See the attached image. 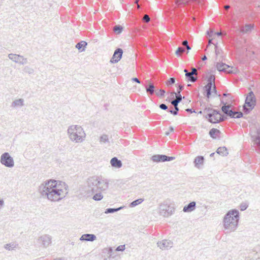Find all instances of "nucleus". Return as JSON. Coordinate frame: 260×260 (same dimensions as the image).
<instances>
[{"label": "nucleus", "instance_id": "1", "mask_svg": "<svg viewBox=\"0 0 260 260\" xmlns=\"http://www.w3.org/2000/svg\"><path fill=\"white\" fill-rule=\"evenodd\" d=\"M68 186L64 183L50 179L41 183L38 192L43 199L51 202L59 201L68 194Z\"/></svg>", "mask_w": 260, "mask_h": 260}, {"label": "nucleus", "instance_id": "2", "mask_svg": "<svg viewBox=\"0 0 260 260\" xmlns=\"http://www.w3.org/2000/svg\"><path fill=\"white\" fill-rule=\"evenodd\" d=\"M108 184L107 179H101L97 176L89 177L85 187V196L90 197L99 190H105L108 188Z\"/></svg>", "mask_w": 260, "mask_h": 260}, {"label": "nucleus", "instance_id": "3", "mask_svg": "<svg viewBox=\"0 0 260 260\" xmlns=\"http://www.w3.org/2000/svg\"><path fill=\"white\" fill-rule=\"evenodd\" d=\"M239 220L238 210L232 209L230 210L224 216L223 220V226L227 232L235 231L238 227Z\"/></svg>", "mask_w": 260, "mask_h": 260}, {"label": "nucleus", "instance_id": "4", "mask_svg": "<svg viewBox=\"0 0 260 260\" xmlns=\"http://www.w3.org/2000/svg\"><path fill=\"white\" fill-rule=\"evenodd\" d=\"M67 133L70 140L75 143L83 142L86 137V134L83 128L78 125L70 126L68 128Z\"/></svg>", "mask_w": 260, "mask_h": 260}, {"label": "nucleus", "instance_id": "5", "mask_svg": "<svg viewBox=\"0 0 260 260\" xmlns=\"http://www.w3.org/2000/svg\"><path fill=\"white\" fill-rule=\"evenodd\" d=\"M204 112L207 113L206 118L211 123H216L225 120L226 117L221 115L220 111L212 108H206Z\"/></svg>", "mask_w": 260, "mask_h": 260}, {"label": "nucleus", "instance_id": "6", "mask_svg": "<svg viewBox=\"0 0 260 260\" xmlns=\"http://www.w3.org/2000/svg\"><path fill=\"white\" fill-rule=\"evenodd\" d=\"M206 34L207 38L208 39V44L207 48L214 47V49H218L219 46L215 40V38L217 37L219 38L221 35V33L220 32H214L213 30L209 29L207 31Z\"/></svg>", "mask_w": 260, "mask_h": 260}, {"label": "nucleus", "instance_id": "7", "mask_svg": "<svg viewBox=\"0 0 260 260\" xmlns=\"http://www.w3.org/2000/svg\"><path fill=\"white\" fill-rule=\"evenodd\" d=\"M256 104L255 95L252 91L248 93L245 100V104L243 106V110L245 112L249 113L254 107Z\"/></svg>", "mask_w": 260, "mask_h": 260}, {"label": "nucleus", "instance_id": "8", "mask_svg": "<svg viewBox=\"0 0 260 260\" xmlns=\"http://www.w3.org/2000/svg\"><path fill=\"white\" fill-rule=\"evenodd\" d=\"M221 104L223 106L221 107L222 111L227 116L233 118H239L243 116V113L241 112L234 111L230 110L231 105H226V103L221 101Z\"/></svg>", "mask_w": 260, "mask_h": 260}, {"label": "nucleus", "instance_id": "9", "mask_svg": "<svg viewBox=\"0 0 260 260\" xmlns=\"http://www.w3.org/2000/svg\"><path fill=\"white\" fill-rule=\"evenodd\" d=\"M175 209L173 207L170 206L166 202L159 205V214L164 217H168L174 212Z\"/></svg>", "mask_w": 260, "mask_h": 260}, {"label": "nucleus", "instance_id": "10", "mask_svg": "<svg viewBox=\"0 0 260 260\" xmlns=\"http://www.w3.org/2000/svg\"><path fill=\"white\" fill-rule=\"evenodd\" d=\"M0 162L3 165L8 168H12L14 166L13 158L8 152H5L1 155Z\"/></svg>", "mask_w": 260, "mask_h": 260}, {"label": "nucleus", "instance_id": "11", "mask_svg": "<svg viewBox=\"0 0 260 260\" xmlns=\"http://www.w3.org/2000/svg\"><path fill=\"white\" fill-rule=\"evenodd\" d=\"M38 241L42 247L47 248L51 244L52 237L48 234L43 235L39 237Z\"/></svg>", "mask_w": 260, "mask_h": 260}, {"label": "nucleus", "instance_id": "12", "mask_svg": "<svg viewBox=\"0 0 260 260\" xmlns=\"http://www.w3.org/2000/svg\"><path fill=\"white\" fill-rule=\"evenodd\" d=\"M175 159L174 157L168 156L166 155L156 154L151 157V159L154 162H165L173 160Z\"/></svg>", "mask_w": 260, "mask_h": 260}, {"label": "nucleus", "instance_id": "13", "mask_svg": "<svg viewBox=\"0 0 260 260\" xmlns=\"http://www.w3.org/2000/svg\"><path fill=\"white\" fill-rule=\"evenodd\" d=\"M8 57L9 59L14 62L21 64H24L27 62V60L26 58L18 54L11 53L9 54Z\"/></svg>", "mask_w": 260, "mask_h": 260}, {"label": "nucleus", "instance_id": "14", "mask_svg": "<svg viewBox=\"0 0 260 260\" xmlns=\"http://www.w3.org/2000/svg\"><path fill=\"white\" fill-rule=\"evenodd\" d=\"M157 246L162 250H166L170 249L173 246V243L170 240H162L158 241L157 243Z\"/></svg>", "mask_w": 260, "mask_h": 260}, {"label": "nucleus", "instance_id": "15", "mask_svg": "<svg viewBox=\"0 0 260 260\" xmlns=\"http://www.w3.org/2000/svg\"><path fill=\"white\" fill-rule=\"evenodd\" d=\"M123 50H115L110 62L112 63L118 62L121 58Z\"/></svg>", "mask_w": 260, "mask_h": 260}, {"label": "nucleus", "instance_id": "16", "mask_svg": "<svg viewBox=\"0 0 260 260\" xmlns=\"http://www.w3.org/2000/svg\"><path fill=\"white\" fill-rule=\"evenodd\" d=\"M230 68H231L230 66L222 62H218L216 64L217 70L219 72L222 71L228 73H232V71L227 70Z\"/></svg>", "mask_w": 260, "mask_h": 260}, {"label": "nucleus", "instance_id": "17", "mask_svg": "<svg viewBox=\"0 0 260 260\" xmlns=\"http://www.w3.org/2000/svg\"><path fill=\"white\" fill-rule=\"evenodd\" d=\"M196 203L194 201L189 203L183 207V211L184 212H191L196 209Z\"/></svg>", "mask_w": 260, "mask_h": 260}, {"label": "nucleus", "instance_id": "18", "mask_svg": "<svg viewBox=\"0 0 260 260\" xmlns=\"http://www.w3.org/2000/svg\"><path fill=\"white\" fill-rule=\"evenodd\" d=\"M110 164L112 167L115 168H120L122 166V163L120 160H119L116 157H113L110 160Z\"/></svg>", "mask_w": 260, "mask_h": 260}, {"label": "nucleus", "instance_id": "19", "mask_svg": "<svg viewBox=\"0 0 260 260\" xmlns=\"http://www.w3.org/2000/svg\"><path fill=\"white\" fill-rule=\"evenodd\" d=\"M24 100L23 99H19L14 100L11 104V107L14 109L20 108L24 105Z\"/></svg>", "mask_w": 260, "mask_h": 260}, {"label": "nucleus", "instance_id": "20", "mask_svg": "<svg viewBox=\"0 0 260 260\" xmlns=\"http://www.w3.org/2000/svg\"><path fill=\"white\" fill-rule=\"evenodd\" d=\"M95 235L93 234H83L80 238L81 241H87L92 242L96 239Z\"/></svg>", "mask_w": 260, "mask_h": 260}, {"label": "nucleus", "instance_id": "21", "mask_svg": "<svg viewBox=\"0 0 260 260\" xmlns=\"http://www.w3.org/2000/svg\"><path fill=\"white\" fill-rule=\"evenodd\" d=\"M204 158L203 156H198L194 160V166L198 169H201V166L203 165Z\"/></svg>", "mask_w": 260, "mask_h": 260}, {"label": "nucleus", "instance_id": "22", "mask_svg": "<svg viewBox=\"0 0 260 260\" xmlns=\"http://www.w3.org/2000/svg\"><path fill=\"white\" fill-rule=\"evenodd\" d=\"M148 84L145 85L146 91L148 94L152 95L156 90H155V86L153 84L149 81H148Z\"/></svg>", "mask_w": 260, "mask_h": 260}, {"label": "nucleus", "instance_id": "23", "mask_svg": "<svg viewBox=\"0 0 260 260\" xmlns=\"http://www.w3.org/2000/svg\"><path fill=\"white\" fill-rule=\"evenodd\" d=\"M253 24H246L245 26L241 27L240 28V32L242 34H249L250 32L253 28Z\"/></svg>", "mask_w": 260, "mask_h": 260}, {"label": "nucleus", "instance_id": "24", "mask_svg": "<svg viewBox=\"0 0 260 260\" xmlns=\"http://www.w3.org/2000/svg\"><path fill=\"white\" fill-rule=\"evenodd\" d=\"M212 84V82H208L207 84L204 87V90L206 91V95L208 98H209L211 94V89Z\"/></svg>", "mask_w": 260, "mask_h": 260}, {"label": "nucleus", "instance_id": "25", "mask_svg": "<svg viewBox=\"0 0 260 260\" xmlns=\"http://www.w3.org/2000/svg\"><path fill=\"white\" fill-rule=\"evenodd\" d=\"M220 131L216 128H212L209 131V135L213 139H216L219 137Z\"/></svg>", "mask_w": 260, "mask_h": 260}, {"label": "nucleus", "instance_id": "26", "mask_svg": "<svg viewBox=\"0 0 260 260\" xmlns=\"http://www.w3.org/2000/svg\"><path fill=\"white\" fill-rule=\"evenodd\" d=\"M18 246V244L16 242H11L10 243L6 244L4 245V248L6 250L9 251H12L16 248Z\"/></svg>", "mask_w": 260, "mask_h": 260}, {"label": "nucleus", "instance_id": "27", "mask_svg": "<svg viewBox=\"0 0 260 260\" xmlns=\"http://www.w3.org/2000/svg\"><path fill=\"white\" fill-rule=\"evenodd\" d=\"M184 72L185 73V76L187 78V79L190 81L191 82H195L197 80V78L194 77L192 75V73L187 72L186 69L184 70Z\"/></svg>", "mask_w": 260, "mask_h": 260}, {"label": "nucleus", "instance_id": "28", "mask_svg": "<svg viewBox=\"0 0 260 260\" xmlns=\"http://www.w3.org/2000/svg\"><path fill=\"white\" fill-rule=\"evenodd\" d=\"M216 152L222 156H226L228 154V150L225 147H219Z\"/></svg>", "mask_w": 260, "mask_h": 260}, {"label": "nucleus", "instance_id": "29", "mask_svg": "<svg viewBox=\"0 0 260 260\" xmlns=\"http://www.w3.org/2000/svg\"><path fill=\"white\" fill-rule=\"evenodd\" d=\"M100 190H99V191H97L96 192L94 193L93 195L92 199L94 201H101L103 198V196L102 195V193L101 192Z\"/></svg>", "mask_w": 260, "mask_h": 260}, {"label": "nucleus", "instance_id": "30", "mask_svg": "<svg viewBox=\"0 0 260 260\" xmlns=\"http://www.w3.org/2000/svg\"><path fill=\"white\" fill-rule=\"evenodd\" d=\"M189 1H192L194 2H197L198 4L200 3L199 0H176V4L178 5H186Z\"/></svg>", "mask_w": 260, "mask_h": 260}, {"label": "nucleus", "instance_id": "31", "mask_svg": "<svg viewBox=\"0 0 260 260\" xmlns=\"http://www.w3.org/2000/svg\"><path fill=\"white\" fill-rule=\"evenodd\" d=\"M123 207H120L117 208H107L105 211V213L109 214V213H113L115 212L118 211L120 210L123 209Z\"/></svg>", "mask_w": 260, "mask_h": 260}, {"label": "nucleus", "instance_id": "32", "mask_svg": "<svg viewBox=\"0 0 260 260\" xmlns=\"http://www.w3.org/2000/svg\"><path fill=\"white\" fill-rule=\"evenodd\" d=\"M144 201V199H137L133 202H132L129 205V207L133 208L134 207L141 203H142Z\"/></svg>", "mask_w": 260, "mask_h": 260}, {"label": "nucleus", "instance_id": "33", "mask_svg": "<svg viewBox=\"0 0 260 260\" xmlns=\"http://www.w3.org/2000/svg\"><path fill=\"white\" fill-rule=\"evenodd\" d=\"M87 45V42L84 41H82L75 45L76 49H84Z\"/></svg>", "mask_w": 260, "mask_h": 260}, {"label": "nucleus", "instance_id": "34", "mask_svg": "<svg viewBox=\"0 0 260 260\" xmlns=\"http://www.w3.org/2000/svg\"><path fill=\"white\" fill-rule=\"evenodd\" d=\"M23 71L29 75H32L35 72L34 69L29 66H25L23 69Z\"/></svg>", "mask_w": 260, "mask_h": 260}, {"label": "nucleus", "instance_id": "35", "mask_svg": "<svg viewBox=\"0 0 260 260\" xmlns=\"http://www.w3.org/2000/svg\"><path fill=\"white\" fill-rule=\"evenodd\" d=\"M123 30V27L120 25H115L113 27V31L116 34H120Z\"/></svg>", "mask_w": 260, "mask_h": 260}, {"label": "nucleus", "instance_id": "36", "mask_svg": "<svg viewBox=\"0 0 260 260\" xmlns=\"http://www.w3.org/2000/svg\"><path fill=\"white\" fill-rule=\"evenodd\" d=\"M100 142L101 143H109L108 136L107 135H103L100 137Z\"/></svg>", "mask_w": 260, "mask_h": 260}, {"label": "nucleus", "instance_id": "37", "mask_svg": "<svg viewBox=\"0 0 260 260\" xmlns=\"http://www.w3.org/2000/svg\"><path fill=\"white\" fill-rule=\"evenodd\" d=\"M165 92V90L160 89L158 90L155 91V94L157 96L162 98L164 96Z\"/></svg>", "mask_w": 260, "mask_h": 260}, {"label": "nucleus", "instance_id": "38", "mask_svg": "<svg viewBox=\"0 0 260 260\" xmlns=\"http://www.w3.org/2000/svg\"><path fill=\"white\" fill-rule=\"evenodd\" d=\"M255 142L257 147L258 152L260 153V137H257L256 138Z\"/></svg>", "mask_w": 260, "mask_h": 260}, {"label": "nucleus", "instance_id": "39", "mask_svg": "<svg viewBox=\"0 0 260 260\" xmlns=\"http://www.w3.org/2000/svg\"><path fill=\"white\" fill-rule=\"evenodd\" d=\"M175 82V79L174 78H170L167 82L166 84L167 86L171 85Z\"/></svg>", "mask_w": 260, "mask_h": 260}, {"label": "nucleus", "instance_id": "40", "mask_svg": "<svg viewBox=\"0 0 260 260\" xmlns=\"http://www.w3.org/2000/svg\"><path fill=\"white\" fill-rule=\"evenodd\" d=\"M172 94H175V96H176V99H175V100H176V101H178V102L179 103H180V102L181 101V100H182V96H181V95L180 94H179V93H175V92H172Z\"/></svg>", "mask_w": 260, "mask_h": 260}, {"label": "nucleus", "instance_id": "41", "mask_svg": "<svg viewBox=\"0 0 260 260\" xmlns=\"http://www.w3.org/2000/svg\"><path fill=\"white\" fill-rule=\"evenodd\" d=\"M185 51V50H176L175 53L177 56H180Z\"/></svg>", "mask_w": 260, "mask_h": 260}, {"label": "nucleus", "instance_id": "42", "mask_svg": "<svg viewBox=\"0 0 260 260\" xmlns=\"http://www.w3.org/2000/svg\"><path fill=\"white\" fill-rule=\"evenodd\" d=\"M182 45L184 46L185 49H191V47L189 46L188 41L187 40H184L182 42Z\"/></svg>", "mask_w": 260, "mask_h": 260}, {"label": "nucleus", "instance_id": "43", "mask_svg": "<svg viewBox=\"0 0 260 260\" xmlns=\"http://www.w3.org/2000/svg\"><path fill=\"white\" fill-rule=\"evenodd\" d=\"M124 249H125V245H120V246H118L116 248V250L118 251H123Z\"/></svg>", "mask_w": 260, "mask_h": 260}, {"label": "nucleus", "instance_id": "44", "mask_svg": "<svg viewBox=\"0 0 260 260\" xmlns=\"http://www.w3.org/2000/svg\"><path fill=\"white\" fill-rule=\"evenodd\" d=\"M150 20V18L149 16L148 15H144V17L143 18V21L144 22H149Z\"/></svg>", "mask_w": 260, "mask_h": 260}, {"label": "nucleus", "instance_id": "45", "mask_svg": "<svg viewBox=\"0 0 260 260\" xmlns=\"http://www.w3.org/2000/svg\"><path fill=\"white\" fill-rule=\"evenodd\" d=\"M159 107L164 110H166L168 109V106L165 104H161L159 105Z\"/></svg>", "mask_w": 260, "mask_h": 260}, {"label": "nucleus", "instance_id": "46", "mask_svg": "<svg viewBox=\"0 0 260 260\" xmlns=\"http://www.w3.org/2000/svg\"><path fill=\"white\" fill-rule=\"evenodd\" d=\"M183 86L182 85H179L178 86V87L177 88V93H179L180 94V92H181V91L183 89Z\"/></svg>", "mask_w": 260, "mask_h": 260}, {"label": "nucleus", "instance_id": "47", "mask_svg": "<svg viewBox=\"0 0 260 260\" xmlns=\"http://www.w3.org/2000/svg\"><path fill=\"white\" fill-rule=\"evenodd\" d=\"M247 207L248 206L246 204H241L240 206V209L241 211H244L247 209Z\"/></svg>", "mask_w": 260, "mask_h": 260}, {"label": "nucleus", "instance_id": "48", "mask_svg": "<svg viewBox=\"0 0 260 260\" xmlns=\"http://www.w3.org/2000/svg\"><path fill=\"white\" fill-rule=\"evenodd\" d=\"M179 103L178 102V101H176L175 100H174L171 101L172 105H173L174 107L178 106Z\"/></svg>", "mask_w": 260, "mask_h": 260}, {"label": "nucleus", "instance_id": "49", "mask_svg": "<svg viewBox=\"0 0 260 260\" xmlns=\"http://www.w3.org/2000/svg\"><path fill=\"white\" fill-rule=\"evenodd\" d=\"M169 112L170 113H171L172 114H173V115H175H175H177L178 114V113H177V112H176V111H175V110H169Z\"/></svg>", "mask_w": 260, "mask_h": 260}, {"label": "nucleus", "instance_id": "50", "mask_svg": "<svg viewBox=\"0 0 260 260\" xmlns=\"http://www.w3.org/2000/svg\"><path fill=\"white\" fill-rule=\"evenodd\" d=\"M132 80L134 82H136L138 83H140V81L137 78H136V77L133 78H132Z\"/></svg>", "mask_w": 260, "mask_h": 260}, {"label": "nucleus", "instance_id": "51", "mask_svg": "<svg viewBox=\"0 0 260 260\" xmlns=\"http://www.w3.org/2000/svg\"><path fill=\"white\" fill-rule=\"evenodd\" d=\"M190 73H192V75H193L194 74H197V70L196 68H192L191 69V71L190 72Z\"/></svg>", "mask_w": 260, "mask_h": 260}, {"label": "nucleus", "instance_id": "52", "mask_svg": "<svg viewBox=\"0 0 260 260\" xmlns=\"http://www.w3.org/2000/svg\"><path fill=\"white\" fill-rule=\"evenodd\" d=\"M186 111L187 112H189L190 113L195 112V111L194 110L192 111L191 109H187L186 110Z\"/></svg>", "mask_w": 260, "mask_h": 260}, {"label": "nucleus", "instance_id": "53", "mask_svg": "<svg viewBox=\"0 0 260 260\" xmlns=\"http://www.w3.org/2000/svg\"><path fill=\"white\" fill-rule=\"evenodd\" d=\"M174 108H175V111L176 112H177V113H178V111L179 110L178 107V106H175V107H174Z\"/></svg>", "mask_w": 260, "mask_h": 260}, {"label": "nucleus", "instance_id": "54", "mask_svg": "<svg viewBox=\"0 0 260 260\" xmlns=\"http://www.w3.org/2000/svg\"><path fill=\"white\" fill-rule=\"evenodd\" d=\"M212 79H214V77L212 75H211L210 76V78H209V80H208V82H210V81L211 82Z\"/></svg>", "mask_w": 260, "mask_h": 260}, {"label": "nucleus", "instance_id": "55", "mask_svg": "<svg viewBox=\"0 0 260 260\" xmlns=\"http://www.w3.org/2000/svg\"><path fill=\"white\" fill-rule=\"evenodd\" d=\"M202 60L204 61L207 59V57L206 55H204V56L202 58Z\"/></svg>", "mask_w": 260, "mask_h": 260}, {"label": "nucleus", "instance_id": "56", "mask_svg": "<svg viewBox=\"0 0 260 260\" xmlns=\"http://www.w3.org/2000/svg\"><path fill=\"white\" fill-rule=\"evenodd\" d=\"M169 129H170V132H174V128H173V127L170 126V128H169Z\"/></svg>", "mask_w": 260, "mask_h": 260}, {"label": "nucleus", "instance_id": "57", "mask_svg": "<svg viewBox=\"0 0 260 260\" xmlns=\"http://www.w3.org/2000/svg\"><path fill=\"white\" fill-rule=\"evenodd\" d=\"M215 54L216 55H217L218 54H219V50H215Z\"/></svg>", "mask_w": 260, "mask_h": 260}, {"label": "nucleus", "instance_id": "58", "mask_svg": "<svg viewBox=\"0 0 260 260\" xmlns=\"http://www.w3.org/2000/svg\"><path fill=\"white\" fill-rule=\"evenodd\" d=\"M53 260H64V259L63 258H55V259H54Z\"/></svg>", "mask_w": 260, "mask_h": 260}, {"label": "nucleus", "instance_id": "59", "mask_svg": "<svg viewBox=\"0 0 260 260\" xmlns=\"http://www.w3.org/2000/svg\"><path fill=\"white\" fill-rule=\"evenodd\" d=\"M230 6L229 5H225L224 6V8L226 9H228L229 8H230Z\"/></svg>", "mask_w": 260, "mask_h": 260}, {"label": "nucleus", "instance_id": "60", "mask_svg": "<svg viewBox=\"0 0 260 260\" xmlns=\"http://www.w3.org/2000/svg\"><path fill=\"white\" fill-rule=\"evenodd\" d=\"M223 95L224 96H227V95H230V94H226V93H223Z\"/></svg>", "mask_w": 260, "mask_h": 260}, {"label": "nucleus", "instance_id": "61", "mask_svg": "<svg viewBox=\"0 0 260 260\" xmlns=\"http://www.w3.org/2000/svg\"><path fill=\"white\" fill-rule=\"evenodd\" d=\"M169 134H170V132H166L165 135H166V136H168V135H169Z\"/></svg>", "mask_w": 260, "mask_h": 260}, {"label": "nucleus", "instance_id": "62", "mask_svg": "<svg viewBox=\"0 0 260 260\" xmlns=\"http://www.w3.org/2000/svg\"><path fill=\"white\" fill-rule=\"evenodd\" d=\"M176 49H183V48L182 47H180V46H178V47H177Z\"/></svg>", "mask_w": 260, "mask_h": 260}, {"label": "nucleus", "instance_id": "63", "mask_svg": "<svg viewBox=\"0 0 260 260\" xmlns=\"http://www.w3.org/2000/svg\"><path fill=\"white\" fill-rule=\"evenodd\" d=\"M138 2H139V0H135V3L136 4H138Z\"/></svg>", "mask_w": 260, "mask_h": 260}, {"label": "nucleus", "instance_id": "64", "mask_svg": "<svg viewBox=\"0 0 260 260\" xmlns=\"http://www.w3.org/2000/svg\"><path fill=\"white\" fill-rule=\"evenodd\" d=\"M214 154V153H212L210 154V156H213V155Z\"/></svg>", "mask_w": 260, "mask_h": 260}]
</instances>
